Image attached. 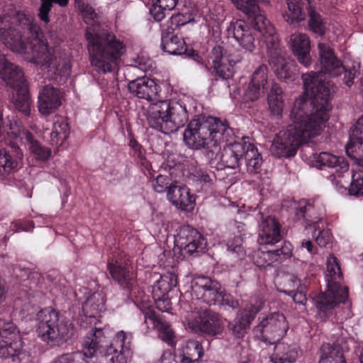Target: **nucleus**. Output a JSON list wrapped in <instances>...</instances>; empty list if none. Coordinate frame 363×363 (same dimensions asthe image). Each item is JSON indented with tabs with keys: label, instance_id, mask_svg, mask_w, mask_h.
Instances as JSON below:
<instances>
[{
	"label": "nucleus",
	"instance_id": "obj_1",
	"mask_svg": "<svg viewBox=\"0 0 363 363\" xmlns=\"http://www.w3.org/2000/svg\"><path fill=\"white\" fill-rule=\"evenodd\" d=\"M50 33L45 37L40 27L22 13L16 16H0V40L11 50L23 54L26 59L54 75L66 76L70 71L68 64L60 65L52 45L57 43L55 36Z\"/></svg>",
	"mask_w": 363,
	"mask_h": 363
},
{
	"label": "nucleus",
	"instance_id": "obj_2",
	"mask_svg": "<svg viewBox=\"0 0 363 363\" xmlns=\"http://www.w3.org/2000/svg\"><path fill=\"white\" fill-rule=\"evenodd\" d=\"M313 99L307 100L304 96L296 99L290 111L292 122L287 129L281 131L274 139L270 147L272 154L277 157H291L297 147L318 135L329 118L330 107L328 103V90L324 86L312 91Z\"/></svg>",
	"mask_w": 363,
	"mask_h": 363
},
{
	"label": "nucleus",
	"instance_id": "obj_3",
	"mask_svg": "<svg viewBox=\"0 0 363 363\" xmlns=\"http://www.w3.org/2000/svg\"><path fill=\"white\" fill-rule=\"evenodd\" d=\"M233 135L225 120L215 117H199L190 121L184 132V141L194 150L204 148L210 161L218 159L219 144L227 142Z\"/></svg>",
	"mask_w": 363,
	"mask_h": 363
},
{
	"label": "nucleus",
	"instance_id": "obj_4",
	"mask_svg": "<svg viewBox=\"0 0 363 363\" xmlns=\"http://www.w3.org/2000/svg\"><path fill=\"white\" fill-rule=\"evenodd\" d=\"M319 61L321 65V70L318 72H311L309 74L302 75L305 91L302 96H304L307 100H311L315 95L312 91H316L317 87L324 86L329 91L328 96V103L330 104V83L325 82L322 79L321 73L328 74L332 77H337L344 74L343 82L347 86H350L353 84V79L359 73L360 65L359 62H354L351 67L344 65L342 62L335 55L333 49L328 43H319L318 45Z\"/></svg>",
	"mask_w": 363,
	"mask_h": 363
},
{
	"label": "nucleus",
	"instance_id": "obj_5",
	"mask_svg": "<svg viewBox=\"0 0 363 363\" xmlns=\"http://www.w3.org/2000/svg\"><path fill=\"white\" fill-rule=\"evenodd\" d=\"M86 38L91 65L98 72L113 71L125 51L123 42L99 26L87 28Z\"/></svg>",
	"mask_w": 363,
	"mask_h": 363
},
{
	"label": "nucleus",
	"instance_id": "obj_6",
	"mask_svg": "<svg viewBox=\"0 0 363 363\" xmlns=\"http://www.w3.org/2000/svg\"><path fill=\"white\" fill-rule=\"evenodd\" d=\"M149 125L164 134H170L184 126L189 120L186 105L178 101H158L146 111Z\"/></svg>",
	"mask_w": 363,
	"mask_h": 363
},
{
	"label": "nucleus",
	"instance_id": "obj_7",
	"mask_svg": "<svg viewBox=\"0 0 363 363\" xmlns=\"http://www.w3.org/2000/svg\"><path fill=\"white\" fill-rule=\"evenodd\" d=\"M342 274L337 259L330 255L326 262L325 280L328 290L315 298L319 317L325 320L340 303H345L348 296V289L339 283Z\"/></svg>",
	"mask_w": 363,
	"mask_h": 363
},
{
	"label": "nucleus",
	"instance_id": "obj_8",
	"mask_svg": "<svg viewBox=\"0 0 363 363\" xmlns=\"http://www.w3.org/2000/svg\"><path fill=\"white\" fill-rule=\"evenodd\" d=\"M37 332L43 341L50 345H60L72 335L73 328L52 308L40 310L37 314Z\"/></svg>",
	"mask_w": 363,
	"mask_h": 363
},
{
	"label": "nucleus",
	"instance_id": "obj_9",
	"mask_svg": "<svg viewBox=\"0 0 363 363\" xmlns=\"http://www.w3.org/2000/svg\"><path fill=\"white\" fill-rule=\"evenodd\" d=\"M23 345L16 325L11 321L0 320V357L9 358L13 363H33Z\"/></svg>",
	"mask_w": 363,
	"mask_h": 363
},
{
	"label": "nucleus",
	"instance_id": "obj_10",
	"mask_svg": "<svg viewBox=\"0 0 363 363\" xmlns=\"http://www.w3.org/2000/svg\"><path fill=\"white\" fill-rule=\"evenodd\" d=\"M258 321L253 329L255 336L269 344H274L281 339L289 329L285 316L279 312L260 315Z\"/></svg>",
	"mask_w": 363,
	"mask_h": 363
},
{
	"label": "nucleus",
	"instance_id": "obj_11",
	"mask_svg": "<svg viewBox=\"0 0 363 363\" xmlns=\"http://www.w3.org/2000/svg\"><path fill=\"white\" fill-rule=\"evenodd\" d=\"M262 308L263 302L261 300L251 298L237 312L234 320L229 323L228 328L232 335L236 338H242L247 333L252 322Z\"/></svg>",
	"mask_w": 363,
	"mask_h": 363
},
{
	"label": "nucleus",
	"instance_id": "obj_12",
	"mask_svg": "<svg viewBox=\"0 0 363 363\" xmlns=\"http://www.w3.org/2000/svg\"><path fill=\"white\" fill-rule=\"evenodd\" d=\"M174 242L179 249L190 255L201 252L206 245L203 236L189 225L179 228Z\"/></svg>",
	"mask_w": 363,
	"mask_h": 363
},
{
	"label": "nucleus",
	"instance_id": "obj_13",
	"mask_svg": "<svg viewBox=\"0 0 363 363\" xmlns=\"http://www.w3.org/2000/svg\"><path fill=\"white\" fill-rule=\"evenodd\" d=\"M132 339L130 333L118 331L104 351V357L108 363H127V358L130 353Z\"/></svg>",
	"mask_w": 363,
	"mask_h": 363
},
{
	"label": "nucleus",
	"instance_id": "obj_14",
	"mask_svg": "<svg viewBox=\"0 0 363 363\" xmlns=\"http://www.w3.org/2000/svg\"><path fill=\"white\" fill-rule=\"evenodd\" d=\"M248 138H242L241 140L226 145L222 152L218 151V159L211 162H220L223 167L236 169L240 167L243 160Z\"/></svg>",
	"mask_w": 363,
	"mask_h": 363
},
{
	"label": "nucleus",
	"instance_id": "obj_15",
	"mask_svg": "<svg viewBox=\"0 0 363 363\" xmlns=\"http://www.w3.org/2000/svg\"><path fill=\"white\" fill-rule=\"evenodd\" d=\"M284 51L278 49L275 43L273 49H269V62L277 78L286 82L294 81L296 75V67L292 62L284 57Z\"/></svg>",
	"mask_w": 363,
	"mask_h": 363
},
{
	"label": "nucleus",
	"instance_id": "obj_16",
	"mask_svg": "<svg viewBox=\"0 0 363 363\" xmlns=\"http://www.w3.org/2000/svg\"><path fill=\"white\" fill-rule=\"evenodd\" d=\"M192 290L198 298L208 305H214L220 301L223 292L220 284L208 277H199L192 285Z\"/></svg>",
	"mask_w": 363,
	"mask_h": 363
},
{
	"label": "nucleus",
	"instance_id": "obj_17",
	"mask_svg": "<svg viewBox=\"0 0 363 363\" xmlns=\"http://www.w3.org/2000/svg\"><path fill=\"white\" fill-rule=\"evenodd\" d=\"M221 320L219 315L213 312L204 311L198 317L190 320L189 328L196 333L216 335L221 331Z\"/></svg>",
	"mask_w": 363,
	"mask_h": 363
},
{
	"label": "nucleus",
	"instance_id": "obj_18",
	"mask_svg": "<svg viewBox=\"0 0 363 363\" xmlns=\"http://www.w3.org/2000/svg\"><path fill=\"white\" fill-rule=\"evenodd\" d=\"M238 62L239 60H234L225 56L224 48L220 45L213 48L208 60L216 74L223 80H228L233 77V66Z\"/></svg>",
	"mask_w": 363,
	"mask_h": 363
},
{
	"label": "nucleus",
	"instance_id": "obj_19",
	"mask_svg": "<svg viewBox=\"0 0 363 363\" xmlns=\"http://www.w3.org/2000/svg\"><path fill=\"white\" fill-rule=\"evenodd\" d=\"M108 330L106 328H91L86 335L83 342V359L92 358L101 353V349L108 337Z\"/></svg>",
	"mask_w": 363,
	"mask_h": 363
},
{
	"label": "nucleus",
	"instance_id": "obj_20",
	"mask_svg": "<svg viewBox=\"0 0 363 363\" xmlns=\"http://www.w3.org/2000/svg\"><path fill=\"white\" fill-rule=\"evenodd\" d=\"M282 238L281 225L275 218L270 216L264 218L262 216L259 227L258 242L262 245H273L280 242Z\"/></svg>",
	"mask_w": 363,
	"mask_h": 363
},
{
	"label": "nucleus",
	"instance_id": "obj_21",
	"mask_svg": "<svg viewBox=\"0 0 363 363\" xmlns=\"http://www.w3.org/2000/svg\"><path fill=\"white\" fill-rule=\"evenodd\" d=\"M144 322L149 328L150 326L157 330L159 337L164 341L171 344L174 338V332L170 324L162 317L156 315L155 311L147 308L143 311Z\"/></svg>",
	"mask_w": 363,
	"mask_h": 363
},
{
	"label": "nucleus",
	"instance_id": "obj_22",
	"mask_svg": "<svg viewBox=\"0 0 363 363\" xmlns=\"http://www.w3.org/2000/svg\"><path fill=\"white\" fill-rule=\"evenodd\" d=\"M128 89L134 96L149 101H156L160 86L153 79L140 77L128 83Z\"/></svg>",
	"mask_w": 363,
	"mask_h": 363
},
{
	"label": "nucleus",
	"instance_id": "obj_23",
	"mask_svg": "<svg viewBox=\"0 0 363 363\" xmlns=\"http://www.w3.org/2000/svg\"><path fill=\"white\" fill-rule=\"evenodd\" d=\"M228 34H233L236 41L245 50L252 52L255 45V32L242 20L232 22L228 29Z\"/></svg>",
	"mask_w": 363,
	"mask_h": 363
},
{
	"label": "nucleus",
	"instance_id": "obj_24",
	"mask_svg": "<svg viewBox=\"0 0 363 363\" xmlns=\"http://www.w3.org/2000/svg\"><path fill=\"white\" fill-rule=\"evenodd\" d=\"M289 45L298 61L304 67H308L311 63L308 36L305 33H294L289 37Z\"/></svg>",
	"mask_w": 363,
	"mask_h": 363
},
{
	"label": "nucleus",
	"instance_id": "obj_25",
	"mask_svg": "<svg viewBox=\"0 0 363 363\" xmlns=\"http://www.w3.org/2000/svg\"><path fill=\"white\" fill-rule=\"evenodd\" d=\"M61 105L60 95L58 89L48 84L39 91L38 107L40 113L49 115L55 111Z\"/></svg>",
	"mask_w": 363,
	"mask_h": 363
},
{
	"label": "nucleus",
	"instance_id": "obj_26",
	"mask_svg": "<svg viewBox=\"0 0 363 363\" xmlns=\"http://www.w3.org/2000/svg\"><path fill=\"white\" fill-rule=\"evenodd\" d=\"M0 78L12 89L26 84L22 69L4 56H0Z\"/></svg>",
	"mask_w": 363,
	"mask_h": 363
},
{
	"label": "nucleus",
	"instance_id": "obj_27",
	"mask_svg": "<svg viewBox=\"0 0 363 363\" xmlns=\"http://www.w3.org/2000/svg\"><path fill=\"white\" fill-rule=\"evenodd\" d=\"M0 78L12 89L26 84L22 69L4 56H0Z\"/></svg>",
	"mask_w": 363,
	"mask_h": 363
},
{
	"label": "nucleus",
	"instance_id": "obj_28",
	"mask_svg": "<svg viewBox=\"0 0 363 363\" xmlns=\"http://www.w3.org/2000/svg\"><path fill=\"white\" fill-rule=\"evenodd\" d=\"M23 153L16 144L0 150V171L11 172L18 169L23 163Z\"/></svg>",
	"mask_w": 363,
	"mask_h": 363
},
{
	"label": "nucleus",
	"instance_id": "obj_29",
	"mask_svg": "<svg viewBox=\"0 0 363 363\" xmlns=\"http://www.w3.org/2000/svg\"><path fill=\"white\" fill-rule=\"evenodd\" d=\"M176 279L171 275H162L152 286V293L157 299V307L159 310L167 311L170 307V301L162 299L173 287L176 286Z\"/></svg>",
	"mask_w": 363,
	"mask_h": 363
},
{
	"label": "nucleus",
	"instance_id": "obj_30",
	"mask_svg": "<svg viewBox=\"0 0 363 363\" xmlns=\"http://www.w3.org/2000/svg\"><path fill=\"white\" fill-rule=\"evenodd\" d=\"M167 199L175 206L182 210L190 211L194 208L195 198L190 194V190L186 186L177 185L170 187L167 194Z\"/></svg>",
	"mask_w": 363,
	"mask_h": 363
},
{
	"label": "nucleus",
	"instance_id": "obj_31",
	"mask_svg": "<svg viewBox=\"0 0 363 363\" xmlns=\"http://www.w3.org/2000/svg\"><path fill=\"white\" fill-rule=\"evenodd\" d=\"M313 157L320 169L329 167L333 169L332 175L337 174L338 177H340L349 169V164L343 157H336L326 152L320 154L315 153L313 155Z\"/></svg>",
	"mask_w": 363,
	"mask_h": 363
},
{
	"label": "nucleus",
	"instance_id": "obj_32",
	"mask_svg": "<svg viewBox=\"0 0 363 363\" xmlns=\"http://www.w3.org/2000/svg\"><path fill=\"white\" fill-rule=\"evenodd\" d=\"M107 267L113 279L121 288L128 291L133 289L135 283V277L128 267L116 262V263H108Z\"/></svg>",
	"mask_w": 363,
	"mask_h": 363
},
{
	"label": "nucleus",
	"instance_id": "obj_33",
	"mask_svg": "<svg viewBox=\"0 0 363 363\" xmlns=\"http://www.w3.org/2000/svg\"><path fill=\"white\" fill-rule=\"evenodd\" d=\"M161 48L169 55H178L186 52V45L184 40L174 34L169 29L162 28L161 38Z\"/></svg>",
	"mask_w": 363,
	"mask_h": 363
},
{
	"label": "nucleus",
	"instance_id": "obj_34",
	"mask_svg": "<svg viewBox=\"0 0 363 363\" xmlns=\"http://www.w3.org/2000/svg\"><path fill=\"white\" fill-rule=\"evenodd\" d=\"M267 100L270 115L276 118H280L284 111V100L283 89L277 83L272 84Z\"/></svg>",
	"mask_w": 363,
	"mask_h": 363
},
{
	"label": "nucleus",
	"instance_id": "obj_35",
	"mask_svg": "<svg viewBox=\"0 0 363 363\" xmlns=\"http://www.w3.org/2000/svg\"><path fill=\"white\" fill-rule=\"evenodd\" d=\"M298 356V351L295 346L285 342H276L270 361L272 363H294Z\"/></svg>",
	"mask_w": 363,
	"mask_h": 363
},
{
	"label": "nucleus",
	"instance_id": "obj_36",
	"mask_svg": "<svg viewBox=\"0 0 363 363\" xmlns=\"http://www.w3.org/2000/svg\"><path fill=\"white\" fill-rule=\"evenodd\" d=\"M105 310V299L102 293L96 292L91 294L82 306V311L89 318H96Z\"/></svg>",
	"mask_w": 363,
	"mask_h": 363
},
{
	"label": "nucleus",
	"instance_id": "obj_37",
	"mask_svg": "<svg viewBox=\"0 0 363 363\" xmlns=\"http://www.w3.org/2000/svg\"><path fill=\"white\" fill-rule=\"evenodd\" d=\"M203 355L201 344L196 340H189L184 345L180 363H195Z\"/></svg>",
	"mask_w": 363,
	"mask_h": 363
},
{
	"label": "nucleus",
	"instance_id": "obj_38",
	"mask_svg": "<svg viewBox=\"0 0 363 363\" xmlns=\"http://www.w3.org/2000/svg\"><path fill=\"white\" fill-rule=\"evenodd\" d=\"M319 363H345L342 349L338 343L323 344Z\"/></svg>",
	"mask_w": 363,
	"mask_h": 363
},
{
	"label": "nucleus",
	"instance_id": "obj_39",
	"mask_svg": "<svg viewBox=\"0 0 363 363\" xmlns=\"http://www.w3.org/2000/svg\"><path fill=\"white\" fill-rule=\"evenodd\" d=\"M243 160L245 162V169L249 174L257 173L262 164V158L257 149L250 142L247 141V147Z\"/></svg>",
	"mask_w": 363,
	"mask_h": 363
},
{
	"label": "nucleus",
	"instance_id": "obj_40",
	"mask_svg": "<svg viewBox=\"0 0 363 363\" xmlns=\"http://www.w3.org/2000/svg\"><path fill=\"white\" fill-rule=\"evenodd\" d=\"M13 89L12 101L16 108L25 116H28L30 111V100L27 84H23Z\"/></svg>",
	"mask_w": 363,
	"mask_h": 363
},
{
	"label": "nucleus",
	"instance_id": "obj_41",
	"mask_svg": "<svg viewBox=\"0 0 363 363\" xmlns=\"http://www.w3.org/2000/svg\"><path fill=\"white\" fill-rule=\"evenodd\" d=\"M293 246L291 242L284 241L281 247L274 250H268L263 255L268 264L281 263L292 256Z\"/></svg>",
	"mask_w": 363,
	"mask_h": 363
},
{
	"label": "nucleus",
	"instance_id": "obj_42",
	"mask_svg": "<svg viewBox=\"0 0 363 363\" xmlns=\"http://www.w3.org/2000/svg\"><path fill=\"white\" fill-rule=\"evenodd\" d=\"M23 135L30 152L34 155L37 160L46 161L50 158L51 155V150L50 148L43 146L37 140L35 139L31 133L26 131Z\"/></svg>",
	"mask_w": 363,
	"mask_h": 363
},
{
	"label": "nucleus",
	"instance_id": "obj_43",
	"mask_svg": "<svg viewBox=\"0 0 363 363\" xmlns=\"http://www.w3.org/2000/svg\"><path fill=\"white\" fill-rule=\"evenodd\" d=\"M69 128L67 122L62 117H56L50 133V143L52 145L60 144L68 138Z\"/></svg>",
	"mask_w": 363,
	"mask_h": 363
},
{
	"label": "nucleus",
	"instance_id": "obj_44",
	"mask_svg": "<svg viewBox=\"0 0 363 363\" xmlns=\"http://www.w3.org/2000/svg\"><path fill=\"white\" fill-rule=\"evenodd\" d=\"M311 4V0H306ZM288 11L283 13L284 20L293 24L294 22H300L305 19L303 11L301 0H286Z\"/></svg>",
	"mask_w": 363,
	"mask_h": 363
},
{
	"label": "nucleus",
	"instance_id": "obj_45",
	"mask_svg": "<svg viewBox=\"0 0 363 363\" xmlns=\"http://www.w3.org/2000/svg\"><path fill=\"white\" fill-rule=\"evenodd\" d=\"M315 208L314 203L310 201H301L298 204V208L296 211V217L297 219L304 218L307 222L308 226H311L313 224L319 223L321 220V217L315 216L313 219H308V218H313V210Z\"/></svg>",
	"mask_w": 363,
	"mask_h": 363
},
{
	"label": "nucleus",
	"instance_id": "obj_46",
	"mask_svg": "<svg viewBox=\"0 0 363 363\" xmlns=\"http://www.w3.org/2000/svg\"><path fill=\"white\" fill-rule=\"evenodd\" d=\"M347 155L359 166L363 167V139L350 137L346 146Z\"/></svg>",
	"mask_w": 363,
	"mask_h": 363
},
{
	"label": "nucleus",
	"instance_id": "obj_47",
	"mask_svg": "<svg viewBox=\"0 0 363 363\" xmlns=\"http://www.w3.org/2000/svg\"><path fill=\"white\" fill-rule=\"evenodd\" d=\"M178 0H157L150 9V13L155 21H161L165 17L166 11L173 10Z\"/></svg>",
	"mask_w": 363,
	"mask_h": 363
},
{
	"label": "nucleus",
	"instance_id": "obj_48",
	"mask_svg": "<svg viewBox=\"0 0 363 363\" xmlns=\"http://www.w3.org/2000/svg\"><path fill=\"white\" fill-rule=\"evenodd\" d=\"M308 16L310 30L318 35H323L325 31V26L320 15L310 8L308 9Z\"/></svg>",
	"mask_w": 363,
	"mask_h": 363
},
{
	"label": "nucleus",
	"instance_id": "obj_49",
	"mask_svg": "<svg viewBox=\"0 0 363 363\" xmlns=\"http://www.w3.org/2000/svg\"><path fill=\"white\" fill-rule=\"evenodd\" d=\"M267 67L265 65H261L254 71L250 83L264 90L267 84Z\"/></svg>",
	"mask_w": 363,
	"mask_h": 363
},
{
	"label": "nucleus",
	"instance_id": "obj_50",
	"mask_svg": "<svg viewBox=\"0 0 363 363\" xmlns=\"http://www.w3.org/2000/svg\"><path fill=\"white\" fill-rule=\"evenodd\" d=\"M69 0H41V6L39 9V17L45 23L50 21L48 13L51 10L52 4H57L60 6L67 5Z\"/></svg>",
	"mask_w": 363,
	"mask_h": 363
},
{
	"label": "nucleus",
	"instance_id": "obj_51",
	"mask_svg": "<svg viewBox=\"0 0 363 363\" xmlns=\"http://www.w3.org/2000/svg\"><path fill=\"white\" fill-rule=\"evenodd\" d=\"M15 275L21 280H30L31 284H36L40 279V274L37 272L30 271L27 268L16 267L13 269Z\"/></svg>",
	"mask_w": 363,
	"mask_h": 363
},
{
	"label": "nucleus",
	"instance_id": "obj_52",
	"mask_svg": "<svg viewBox=\"0 0 363 363\" xmlns=\"http://www.w3.org/2000/svg\"><path fill=\"white\" fill-rule=\"evenodd\" d=\"M152 185L154 190L158 193L167 192L170 187L174 186V184H172L169 176L162 174L158 175L156 179L152 182Z\"/></svg>",
	"mask_w": 363,
	"mask_h": 363
},
{
	"label": "nucleus",
	"instance_id": "obj_53",
	"mask_svg": "<svg viewBox=\"0 0 363 363\" xmlns=\"http://www.w3.org/2000/svg\"><path fill=\"white\" fill-rule=\"evenodd\" d=\"M349 193L353 196H363V172L352 174Z\"/></svg>",
	"mask_w": 363,
	"mask_h": 363
},
{
	"label": "nucleus",
	"instance_id": "obj_54",
	"mask_svg": "<svg viewBox=\"0 0 363 363\" xmlns=\"http://www.w3.org/2000/svg\"><path fill=\"white\" fill-rule=\"evenodd\" d=\"M313 238L317 244L321 247H325L332 240V234L329 230H321L315 227L313 232Z\"/></svg>",
	"mask_w": 363,
	"mask_h": 363
},
{
	"label": "nucleus",
	"instance_id": "obj_55",
	"mask_svg": "<svg viewBox=\"0 0 363 363\" xmlns=\"http://www.w3.org/2000/svg\"><path fill=\"white\" fill-rule=\"evenodd\" d=\"M235 245L233 242L228 244V253L235 258L242 259L245 257V252L242 246L241 235L235 237Z\"/></svg>",
	"mask_w": 363,
	"mask_h": 363
},
{
	"label": "nucleus",
	"instance_id": "obj_56",
	"mask_svg": "<svg viewBox=\"0 0 363 363\" xmlns=\"http://www.w3.org/2000/svg\"><path fill=\"white\" fill-rule=\"evenodd\" d=\"M191 21V16L186 14L177 13L171 16L169 23L170 26H167V29L174 30L175 28L184 26L187 23Z\"/></svg>",
	"mask_w": 363,
	"mask_h": 363
},
{
	"label": "nucleus",
	"instance_id": "obj_57",
	"mask_svg": "<svg viewBox=\"0 0 363 363\" xmlns=\"http://www.w3.org/2000/svg\"><path fill=\"white\" fill-rule=\"evenodd\" d=\"M262 94L263 89L250 83L243 94V100L252 102L259 99Z\"/></svg>",
	"mask_w": 363,
	"mask_h": 363
},
{
	"label": "nucleus",
	"instance_id": "obj_58",
	"mask_svg": "<svg viewBox=\"0 0 363 363\" xmlns=\"http://www.w3.org/2000/svg\"><path fill=\"white\" fill-rule=\"evenodd\" d=\"M83 359V354L81 352L65 354L56 359L54 363H77Z\"/></svg>",
	"mask_w": 363,
	"mask_h": 363
},
{
	"label": "nucleus",
	"instance_id": "obj_59",
	"mask_svg": "<svg viewBox=\"0 0 363 363\" xmlns=\"http://www.w3.org/2000/svg\"><path fill=\"white\" fill-rule=\"evenodd\" d=\"M223 305L229 306L230 308L235 309L239 306L238 301L235 299L230 294H221L220 301Z\"/></svg>",
	"mask_w": 363,
	"mask_h": 363
},
{
	"label": "nucleus",
	"instance_id": "obj_60",
	"mask_svg": "<svg viewBox=\"0 0 363 363\" xmlns=\"http://www.w3.org/2000/svg\"><path fill=\"white\" fill-rule=\"evenodd\" d=\"M350 137L363 139V115L357 121Z\"/></svg>",
	"mask_w": 363,
	"mask_h": 363
},
{
	"label": "nucleus",
	"instance_id": "obj_61",
	"mask_svg": "<svg viewBox=\"0 0 363 363\" xmlns=\"http://www.w3.org/2000/svg\"><path fill=\"white\" fill-rule=\"evenodd\" d=\"M284 293L290 296L296 303L303 305L306 302V295L301 291H284Z\"/></svg>",
	"mask_w": 363,
	"mask_h": 363
},
{
	"label": "nucleus",
	"instance_id": "obj_62",
	"mask_svg": "<svg viewBox=\"0 0 363 363\" xmlns=\"http://www.w3.org/2000/svg\"><path fill=\"white\" fill-rule=\"evenodd\" d=\"M197 177L198 180L201 183H203L205 184H211L213 182V177H214V175H210L207 172L200 170L197 172Z\"/></svg>",
	"mask_w": 363,
	"mask_h": 363
},
{
	"label": "nucleus",
	"instance_id": "obj_63",
	"mask_svg": "<svg viewBox=\"0 0 363 363\" xmlns=\"http://www.w3.org/2000/svg\"><path fill=\"white\" fill-rule=\"evenodd\" d=\"M82 15L83 18H84V21H94V19L96 18V13L91 7L87 6L82 11Z\"/></svg>",
	"mask_w": 363,
	"mask_h": 363
},
{
	"label": "nucleus",
	"instance_id": "obj_64",
	"mask_svg": "<svg viewBox=\"0 0 363 363\" xmlns=\"http://www.w3.org/2000/svg\"><path fill=\"white\" fill-rule=\"evenodd\" d=\"M301 247L305 248L311 255L316 253L313 244L310 240H303L301 242Z\"/></svg>",
	"mask_w": 363,
	"mask_h": 363
}]
</instances>
